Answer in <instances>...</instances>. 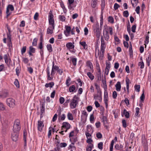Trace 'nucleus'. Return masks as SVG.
<instances>
[{"label":"nucleus","mask_w":151,"mask_h":151,"mask_svg":"<svg viewBox=\"0 0 151 151\" xmlns=\"http://www.w3.org/2000/svg\"><path fill=\"white\" fill-rule=\"evenodd\" d=\"M54 83L53 82H51L49 83H46L45 85V86L47 87L52 88L54 85Z\"/></svg>","instance_id":"bb28decb"},{"label":"nucleus","mask_w":151,"mask_h":151,"mask_svg":"<svg viewBox=\"0 0 151 151\" xmlns=\"http://www.w3.org/2000/svg\"><path fill=\"white\" fill-rule=\"evenodd\" d=\"M6 103L7 105L10 107L13 108L15 106V100L12 98H9L6 99Z\"/></svg>","instance_id":"39448f33"},{"label":"nucleus","mask_w":151,"mask_h":151,"mask_svg":"<svg viewBox=\"0 0 151 151\" xmlns=\"http://www.w3.org/2000/svg\"><path fill=\"white\" fill-rule=\"evenodd\" d=\"M125 81L127 85V91L129 90V80L127 77H126L125 79Z\"/></svg>","instance_id":"2f4dec72"},{"label":"nucleus","mask_w":151,"mask_h":151,"mask_svg":"<svg viewBox=\"0 0 151 151\" xmlns=\"http://www.w3.org/2000/svg\"><path fill=\"white\" fill-rule=\"evenodd\" d=\"M99 52L98 53V56H99V58L100 60H102L103 59L104 56V52L101 51L99 52V50H98Z\"/></svg>","instance_id":"aec40b11"},{"label":"nucleus","mask_w":151,"mask_h":151,"mask_svg":"<svg viewBox=\"0 0 151 151\" xmlns=\"http://www.w3.org/2000/svg\"><path fill=\"white\" fill-rule=\"evenodd\" d=\"M85 134L87 139H88L89 138H91V133L89 132H85Z\"/></svg>","instance_id":"0e129e2a"},{"label":"nucleus","mask_w":151,"mask_h":151,"mask_svg":"<svg viewBox=\"0 0 151 151\" xmlns=\"http://www.w3.org/2000/svg\"><path fill=\"white\" fill-rule=\"evenodd\" d=\"M149 35H147L146 36L145 40V44H148L149 42Z\"/></svg>","instance_id":"4d7b16f0"},{"label":"nucleus","mask_w":151,"mask_h":151,"mask_svg":"<svg viewBox=\"0 0 151 151\" xmlns=\"http://www.w3.org/2000/svg\"><path fill=\"white\" fill-rule=\"evenodd\" d=\"M26 47L25 46L23 47L22 49L21 50V52L22 54L24 53L26 51Z\"/></svg>","instance_id":"13d9d810"},{"label":"nucleus","mask_w":151,"mask_h":151,"mask_svg":"<svg viewBox=\"0 0 151 151\" xmlns=\"http://www.w3.org/2000/svg\"><path fill=\"white\" fill-rule=\"evenodd\" d=\"M120 6L117 3H116L114 4V7L115 10H116Z\"/></svg>","instance_id":"e2e57ef3"},{"label":"nucleus","mask_w":151,"mask_h":151,"mask_svg":"<svg viewBox=\"0 0 151 151\" xmlns=\"http://www.w3.org/2000/svg\"><path fill=\"white\" fill-rule=\"evenodd\" d=\"M18 132H13L12 133L11 138L13 141H16L18 139Z\"/></svg>","instance_id":"ddd939ff"},{"label":"nucleus","mask_w":151,"mask_h":151,"mask_svg":"<svg viewBox=\"0 0 151 151\" xmlns=\"http://www.w3.org/2000/svg\"><path fill=\"white\" fill-rule=\"evenodd\" d=\"M49 22L50 25H51L52 26H55L54 19H49Z\"/></svg>","instance_id":"ea45409f"},{"label":"nucleus","mask_w":151,"mask_h":151,"mask_svg":"<svg viewBox=\"0 0 151 151\" xmlns=\"http://www.w3.org/2000/svg\"><path fill=\"white\" fill-rule=\"evenodd\" d=\"M136 28V24L133 25L132 27V31L133 32H135V30Z\"/></svg>","instance_id":"338daca9"},{"label":"nucleus","mask_w":151,"mask_h":151,"mask_svg":"<svg viewBox=\"0 0 151 151\" xmlns=\"http://www.w3.org/2000/svg\"><path fill=\"white\" fill-rule=\"evenodd\" d=\"M62 127L66 129V130L65 131L66 132L67 131V130L70 128V125L67 122H64L63 123V126Z\"/></svg>","instance_id":"4468645a"},{"label":"nucleus","mask_w":151,"mask_h":151,"mask_svg":"<svg viewBox=\"0 0 151 151\" xmlns=\"http://www.w3.org/2000/svg\"><path fill=\"white\" fill-rule=\"evenodd\" d=\"M7 29L9 31V33H8L7 34V40H9L10 42H11V36L10 35V28L9 27H7Z\"/></svg>","instance_id":"c756f323"},{"label":"nucleus","mask_w":151,"mask_h":151,"mask_svg":"<svg viewBox=\"0 0 151 151\" xmlns=\"http://www.w3.org/2000/svg\"><path fill=\"white\" fill-rule=\"evenodd\" d=\"M107 88H104V98H108V93L107 91Z\"/></svg>","instance_id":"e433bc0d"},{"label":"nucleus","mask_w":151,"mask_h":151,"mask_svg":"<svg viewBox=\"0 0 151 151\" xmlns=\"http://www.w3.org/2000/svg\"><path fill=\"white\" fill-rule=\"evenodd\" d=\"M135 90L137 92H139L140 91V86L139 85H136L134 86Z\"/></svg>","instance_id":"79ce46f5"},{"label":"nucleus","mask_w":151,"mask_h":151,"mask_svg":"<svg viewBox=\"0 0 151 151\" xmlns=\"http://www.w3.org/2000/svg\"><path fill=\"white\" fill-rule=\"evenodd\" d=\"M79 98L76 95H75L70 101V107L71 109L75 108L78 104V100Z\"/></svg>","instance_id":"f03ea898"},{"label":"nucleus","mask_w":151,"mask_h":151,"mask_svg":"<svg viewBox=\"0 0 151 151\" xmlns=\"http://www.w3.org/2000/svg\"><path fill=\"white\" fill-rule=\"evenodd\" d=\"M93 147V144L88 145L86 147V151H91L92 148Z\"/></svg>","instance_id":"b1692460"},{"label":"nucleus","mask_w":151,"mask_h":151,"mask_svg":"<svg viewBox=\"0 0 151 151\" xmlns=\"http://www.w3.org/2000/svg\"><path fill=\"white\" fill-rule=\"evenodd\" d=\"M47 79L50 81L52 80L53 79V77H51L50 76V73L48 69H47Z\"/></svg>","instance_id":"cd10ccee"},{"label":"nucleus","mask_w":151,"mask_h":151,"mask_svg":"<svg viewBox=\"0 0 151 151\" xmlns=\"http://www.w3.org/2000/svg\"><path fill=\"white\" fill-rule=\"evenodd\" d=\"M74 1V0H68V2L67 4L68 8L70 10H73L74 8L76 6V5L73 6L72 4Z\"/></svg>","instance_id":"9b49d317"},{"label":"nucleus","mask_w":151,"mask_h":151,"mask_svg":"<svg viewBox=\"0 0 151 151\" xmlns=\"http://www.w3.org/2000/svg\"><path fill=\"white\" fill-rule=\"evenodd\" d=\"M9 56V54H5L4 55V58L5 60V63L9 67L10 66L11 63H12V60L10 58H8Z\"/></svg>","instance_id":"0eeeda50"},{"label":"nucleus","mask_w":151,"mask_h":151,"mask_svg":"<svg viewBox=\"0 0 151 151\" xmlns=\"http://www.w3.org/2000/svg\"><path fill=\"white\" fill-rule=\"evenodd\" d=\"M37 39L36 38H34L32 42V44L33 45L35 46L37 45Z\"/></svg>","instance_id":"5fc2aeb1"},{"label":"nucleus","mask_w":151,"mask_h":151,"mask_svg":"<svg viewBox=\"0 0 151 151\" xmlns=\"http://www.w3.org/2000/svg\"><path fill=\"white\" fill-rule=\"evenodd\" d=\"M122 124L123 127L125 128L127 126V123L126 120L125 119H123L122 120Z\"/></svg>","instance_id":"6e6d98bb"},{"label":"nucleus","mask_w":151,"mask_h":151,"mask_svg":"<svg viewBox=\"0 0 151 151\" xmlns=\"http://www.w3.org/2000/svg\"><path fill=\"white\" fill-rule=\"evenodd\" d=\"M103 143L102 142H100L99 143L98 145V148L101 150L103 149Z\"/></svg>","instance_id":"a18cd8bd"},{"label":"nucleus","mask_w":151,"mask_h":151,"mask_svg":"<svg viewBox=\"0 0 151 151\" xmlns=\"http://www.w3.org/2000/svg\"><path fill=\"white\" fill-rule=\"evenodd\" d=\"M20 67L19 66H17L16 69V74L17 76H19V73H20Z\"/></svg>","instance_id":"49530a36"},{"label":"nucleus","mask_w":151,"mask_h":151,"mask_svg":"<svg viewBox=\"0 0 151 151\" xmlns=\"http://www.w3.org/2000/svg\"><path fill=\"white\" fill-rule=\"evenodd\" d=\"M123 114L124 115L126 118H128L129 117V113L128 111H127L125 109H124V110Z\"/></svg>","instance_id":"72a5a7b5"},{"label":"nucleus","mask_w":151,"mask_h":151,"mask_svg":"<svg viewBox=\"0 0 151 151\" xmlns=\"http://www.w3.org/2000/svg\"><path fill=\"white\" fill-rule=\"evenodd\" d=\"M47 48L49 52H51L52 51V46L51 44H47Z\"/></svg>","instance_id":"473e14b6"},{"label":"nucleus","mask_w":151,"mask_h":151,"mask_svg":"<svg viewBox=\"0 0 151 151\" xmlns=\"http://www.w3.org/2000/svg\"><path fill=\"white\" fill-rule=\"evenodd\" d=\"M1 121L3 125H6L8 123V121L6 119H1Z\"/></svg>","instance_id":"c9c22d12"},{"label":"nucleus","mask_w":151,"mask_h":151,"mask_svg":"<svg viewBox=\"0 0 151 151\" xmlns=\"http://www.w3.org/2000/svg\"><path fill=\"white\" fill-rule=\"evenodd\" d=\"M5 109V107L3 104L1 102H0V110L4 111Z\"/></svg>","instance_id":"864d4df0"},{"label":"nucleus","mask_w":151,"mask_h":151,"mask_svg":"<svg viewBox=\"0 0 151 151\" xmlns=\"http://www.w3.org/2000/svg\"><path fill=\"white\" fill-rule=\"evenodd\" d=\"M123 147V145L121 144L119 145L118 144H116L115 146V148L117 150H119Z\"/></svg>","instance_id":"f704fd0d"},{"label":"nucleus","mask_w":151,"mask_h":151,"mask_svg":"<svg viewBox=\"0 0 151 151\" xmlns=\"http://www.w3.org/2000/svg\"><path fill=\"white\" fill-rule=\"evenodd\" d=\"M39 14L37 12H36L34 17V19L35 20H37L38 19Z\"/></svg>","instance_id":"69168bd1"},{"label":"nucleus","mask_w":151,"mask_h":151,"mask_svg":"<svg viewBox=\"0 0 151 151\" xmlns=\"http://www.w3.org/2000/svg\"><path fill=\"white\" fill-rule=\"evenodd\" d=\"M9 10L12 11L14 10V7L12 5L9 4L7 7L6 13L7 17L9 16L11 14V13L9 11Z\"/></svg>","instance_id":"6e6552de"},{"label":"nucleus","mask_w":151,"mask_h":151,"mask_svg":"<svg viewBox=\"0 0 151 151\" xmlns=\"http://www.w3.org/2000/svg\"><path fill=\"white\" fill-rule=\"evenodd\" d=\"M21 129L20 121L19 120H16L14 124L13 128V132H18Z\"/></svg>","instance_id":"7ed1b4c3"},{"label":"nucleus","mask_w":151,"mask_h":151,"mask_svg":"<svg viewBox=\"0 0 151 151\" xmlns=\"http://www.w3.org/2000/svg\"><path fill=\"white\" fill-rule=\"evenodd\" d=\"M7 29L9 31V33H8L7 34V40H9L10 42H11V36L10 35V28L9 27H7Z\"/></svg>","instance_id":"7c9ffc66"},{"label":"nucleus","mask_w":151,"mask_h":151,"mask_svg":"<svg viewBox=\"0 0 151 151\" xmlns=\"http://www.w3.org/2000/svg\"><path fill=\"white\" fill-rule=\"evenodd\" d=\"M94 85L96 89L97 90V92L99 93L100 94H102V92L100 90L99 86L96 83H95Z\"/></svg>","instance_id":"5701e85b"},{"label":"nucleus","mask_w":151,"mask_h":151,"mask_svg":"<svg viewBox=\"0 0 151 151\" xmlns=\"http://www.w3.org/2000/svg\"><path fill=\"white\" fill-rule=\"evenodd\" d=\"M80 44L82 45L84 49H87V46L85 42H80Z\"/></svg>","instance_id":"4c0bfd02"},{"label":"nucleus","mask_w":151,"mask_h":151,"mask_svg":"<svg viewBox=\"0 0 151 151\" xmlns=\"http://www.w3.org/2000/svg\"><path fill=\"white\" fill-rule=\"evenodd\" d=\"M77 58H73L72 59V62L73 65L76 66V64Z\"/></svg>","instance_id":"8fccbe9b"},{"label":"nucleus","mask_w":151,"mask_h":151,"mask_svg":"<svg viewBox=\"0 0 151 151\" xmlns=\"http://www.w3.org/2000/svg\"><path fill=\"white\" fill-rule=\"evenodd\" d=\"M136 113L135 114V116L136 117H137L139 113V109L138 107H136L135 109Z\"/></svg>","instance_id":"3c124183"},{"label":"nucleus","mask_w":151,"mask_h":151,"mask_svg":"<svg viewBox=\"0 0 151 151\" xmlns=\"http://www.w3.org/2000/svg\"><path fill=\"white\" fill-rule=\"evenodd\" d=\"M98 0H92L91 1V6L92 7L94 8L96 7L97 4Z\"/></svg>","instance_id":"6ab92c4d"},{"label":"nucleus","mask_w":151,"mask_h":151,"mask_svg":"<svg viewBox=\"0 0 151 151\" xmlns=\"http://www.w3.org/2000/svg\"><path fill=\"white\" fill-rule=\"evenodd\" d=\"M87 132H86L90 133L92 134L93 132V129L91 125H88L86 127Z\"/></svg>","instance_id":"dca6fc26"},{"label":"nucleus","mask_w":151,"mask_h":151,"mask_svg":"<svg viewBox=\"0 0 151 151\" xmlns=\"http://www.w3.org/2000/svg\"><path fill=\"white\" fill-rule=\"evenodd\" d=\"M138 65L139 66H140V68L141 69H142L144 68V64L142 61L139 62Z\"/></svg>","instance_id":"c03bdc74"},{"label":"nucleus","mask_w":151,"mask_h":151,"mask_svg":"<svg viewBox=\"0 0 151 151\" xmlns=\"http://www.w3.org/2000/svg\"><path fill=\"white\" fill-rule=\"evenodd\" d=\"M109 31L110 34L112 35L113 34V29L111 27H109L106 25L104 26L103 29V34L105 39L106 41H108L109 38V36L108 31Z\"/></svg>","instance_id":"f257e3e1"},{"label":"nucleus","mask_w":151,"mask_h":151,"mask_svg":"<svg viewBox=\"0 0 151 151\" xmlns=\"http://www.w3.org/2000/svg\"><path fill=\"white\" fill-rule=\"evenodd\" d=\"M87 75L88 77L91 80H93L94 79V76L91 72H88L87 73Z\"/></svg>","instance_id":"a878e982"},{"label":"nucleus","mask_w":151,"mask_h":151,"mask_svg":"<svg viewBox=\"0 0 151 151\" xmlns=\"http://www.w3.org/2000/svg\"><path fill=\"white\" fill-rule=\"evenodd\" d=\"M67 116L68 119L69 120H73V117L71 113L68 112V114Z\"/></svg>","instance_id":"c85d7f7f"},{"label":"nucleus","mask_w":151,"mask_h":151,"mask_svg":"<svg viewBox=\"0 0 151 151\" xmlns=\"http://www.w3.org/2000/svg\"><path fill=\"white\" fill-rule=\"evenodd\" d=\"M69 91L70 92H76V88L74 85H73L70 87L69 88Z\"/></svg>","instance_id":"412c9836"},{"label":"nucleus","mask_w":151,"mask_h":151,"mask_svg":"<svg viewBox=\"0 0 151 151\" xmlns=\"http://www.w3.org/2000/svg\"><path fill=\"white\" fill-rule=\"evenodd\" d=\"M101 51L104 52L105 49L106 48V45L102 36L101 37Z\"/></svg>","instance_id":"f8f14e48"},{"label":"nucleus","mask_w":151,"mask_h":151,"mask_svg":"<svg viewBox=\"0 0 151 151\" xmlns=\"http://www.w3.org/2000/svg\"><path fill=\"white\" fill-rule=\"evenodd\" d=\"M14 83L16 87H19V83L17 79H15V81L14 82Z\"/></svg>","instance_id":"052dcab7"},{"label":"nucleus","mask_w":151,"mask_h":151,"mask_svg":"<svg viewBox=\"0 0 151 151\" xmlns=\"http://www.w3.org/2000/svg\"><path fill=\"white\" fill-rule=\"evenodd\" d=\"M53 17L54 16L52 13V12L50 11L48 16V19H53Z\"/></svg>","instance_id":"a19ab883"},{"label":"nucleus","mask_w":151,"mask_h":151,"mask_svg":"<svg viewBox=\"0 0 151 151\" xmlns=\"http://www.w3.org/2000/svg\"><path fill=\"white\" fill-rule=\"evenodd\" d=\"M22 60L23 62L25 64L28 63L29 62V60L27 58H22Z\"/></svg>","instance_id":"774afa93"},{"label":"nucleus","mask_w":151,"mask_h":151,"mask_svg":"<svg viewBox=\"0 0 151 151\" xmlns=\"http://www.w3.org/2000/svg\"><path fill=\"white\" fill-rule=\"evenodd\" d=\"M86 65L87 66L89 67L92 73H93L94 70L93 67L92 63L90 61H88L86 62Z\"/></svg>","instance_id":"2eb2a0df"},{"label":"nucleus","mask_w":151,"mask_h":151,"mask_svg":"<svg viewBox=\"0 0 151 151\" xmlns=\"http://www.w3.org/2000/svg\"><path fill=\"white\" fill-rule=\"evenodd\" d=\"M102 120L104 125L105 126H107L108 122L106 117L105 116H103L102 118Z\"/></svg>","instance_id":"4be33fe9"},{"label":"nucleus","mask_w":151,"mask_h":151,"mask_svg":"<svg viewBox=\"0 0 151 151\" xmlns=\"http://www.w3.org/2000/svg\"><path fill=\"white\" fill-rule=\"evenodd\" d=\"M104 101L105 104L106 108H107L108 106V98H104Z\"/></svg>","instance_id":"de8ad7c7"},{"label":"nucleus","mask_w":151,"mask_h":151,"mask_svg":"<svg viewBox=\"0 0 151 151\" xmlns=\"http://www.w3.org/2000/svg\"><path fill=\"white\" fill-rule=\"evenodd\" d=\"M27 135V133L25 132H24L23 134V140L24 142H25V144H26V136Z\"/></svg>","instance_id":"680f3d73"},{"label":"nucleus","mask_w":151,"mask_h":151,"mask_svg":"<svg viewBox=\"0 0 151 151\" xmlns=\"http://www.w3.org/2000/svg\"><path fill=\"white\" fill-rule=\"evenodd\" d=\"M117 95V94L116 92V91H113L112 94V96L114 99L116 98Z\"/></svg>","instance_id":"bf43d9fd"},{"label":"nucleus","mask_w":151,"mask_h":151,"mask_svg":"<svg viewBox=\"0 0 151 151\" xmlns=\"http://www.w3.org/2000/svg\"><path fill=\"white\" fill-rule=\"evenodd\" d=\"M127 31L130 35L131 34V30H130V25L129 24V22L128 24L127 25Z\"/></svg>","instance_id":"58836bf2"},{"label":"nucleus","mask_w":151,"mask_h":151,"mask_svg":"<svg viewBox=\"0 0 151 151\" xmlns=\"http://www.w3.org/2000/svg\"><path fill=\"white\" fill-rule=\"evenodd\" d=\"M93 32L97 37L99 39L100 36L101 31L99 29V23H96L93 27Z\"/></svg>","instance_id":"20e7f679"},{"label":"nucleus","mask_w":151,"mask_h":151,"mask_svg":"<svg viewBox=\"0 0 151 151\" xmlns=\"http://www.w3.org/2000/svg\"><path fill=\"white\" fill-rule=\"evenodd\" d=\"M37 125L38 130L41 132L42 131L44 127L43 122L41 120L38 121L37 122Z\"/></svg>","instance_id":"9d476101"},{"label":"nucleus","mask_w":151,"mask_h":151,"mask_svg":"<svg viewBox=\"0 0 151 151\" xmlns=\"http://www.w3.org/2000/svg\"><path fill=\"white\" fill-rule=\"evenodd\" d=\"M54 28L55 26H49L47 29V33L51 34L53 32V30L54 29Z\"/></svg>","instance_id":"f3484780"},{"label":"nucleus","mask_w":151,"mask_h":151,"mask_svg":"<svg viewBox=\"0 0 151 151\" xmlns=\"http://www.w3.org/2000/svg\"><path fill=\"white\" fill-rule=\"evenodd\" d=\"M132 4L133 6H136L138 2V0H131Z\"/></svg>","instance_id":"37998d69"},{"label":"nucleus","mask_w":151,"mask_h":151,"mask_svg":"<svg viewBox=\"0 0 151 151\" xmlns=\"http://www.w3.org/2000/svg\"><path fill=\"white\" fill-rule=\"evenodd\" d=\"M59 18L60 20L62 22L64 21L65 19V17L63 15H60Z\"/></svg>","instance_id":"09e8293b"},{"label":"nucleus","mask_w":151,"mask_h":151,"mask_svg":"<svg viewBox=\"0 0 151 151\" xmlns=\"http://www.w3.org/2000/svg\"><path fill=\"white\" fill-rule=\"evenodd\" d=\"M129 12L127 11H125L123 12V15L124 17H127L129 16Z\"/></svg>","instance_id":"603ef678"},{"label":"nucleus","mask_w":151,"mask_h":151,"mask_svg":"<svg viewBox=\"0 0 151 151\" xmlns=\"http://www.w3.org/2000/svg\"><path fill=\"white\" fill-rule=\"evenodd\" d=\"M65 30L64 31V33L66 37H68L70 35V33L71 31V28L70 26L65 25Z\"/></svg>","instance_id":"1a4fd4ad"},{"label":"nucleus","mask_w":151,"mask_h":151,"mask_svg":"<svg viewBox=\"0 0 151 151\" xmlns=\"http://www.w3.org/2000/svg\"><path fill=\"white\" fill-rule=\"evenodd\" d=\"M151 60V54H149L148 57L146 58V63L148 66H149L150 62Z\"/></svg>","instance_id":"393cba45"},{"label":"nucleus","mask_w":151,"mask_h":151,"mask_svg":"<svg viewBox=\"0 0 151 151\" xmlns=\"http://www.w3.org/2000/svg\"><path fill=\"white\" fill-rule=\"evenodd\" d=\"M67 48L71 52L75 53L76 50L74 49V46L71 42H68L66 45Z\"/></svg>","instance_id":"423d86ee"},{"label":"nucleus","mask_w":151,"mask_h":151,"mask_svg":"<svg viewBox=\"0 0 151 151\" xmlns=\"http://www.w3.org/2000/svg\"><path fill=\"white\" fill-rule=\"evenodd\" d=\"M115 86L116 87V90L117 91H119L121 90V85L120 82H117L116 84L115 85Z\"/></svg>","instance_id":"a211bd4d"}]
</instances>
